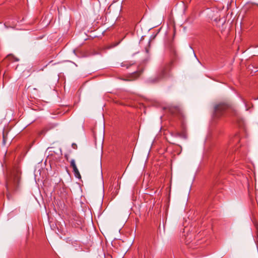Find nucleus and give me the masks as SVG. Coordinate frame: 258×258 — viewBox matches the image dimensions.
<instances>
[{"instance_id": "obj_1", "label": "nucleus", "mask_w": 258, "mask_h": 258, "mask_svg": "<svg viewBox=\"0 0 258 258\" xmlns=\"http://www.w3.org/2000/svg\"><path fill=\"white\" fill-rule=\"evenodd\" d=\"M20 180V173L18 170L11 172L6 179V187L8 192L17 190Z\"/></svg>"}, {"instance_id": "obj_2", "label": "nucleus", "mask_w": 258, "mask_h": 258, "mask_svg": "<svg viewBox=\"0 0 258 258\" xmlns=\"http://www.w3.org/2000/svg\"><path fill=\"white\" fill-rule=\"evenodd\" d=\"M172 64V62L170 61L163 65L160 69V70L154 82H158L163 79L166 78L170 76V69Z\"/></svg>"}, {"instance_id": "obj_3", "label": "nucleus", "mask_w": 258, "mask_h": 258, "mask_svg": "<svg viewBox=\"0 0 258 258\" xmlns=\"http://www.w3.org/2000/svg\"><path fill=\"white\" fill-rule=\"evenodd\" d=\"M229 108V105L225 103H220L215 107L214 116L215 117H220L223 112Z\"/></svg>"}, {"instance_id": "obj_4", "label": "nucleus", "mask_w": 258, "mask_h": 258, "mask_svg": "<svg viewBox=\"0 0 258 258\" xmlns=\"http://www.w3.org/2000/svg\"><path fill=\"white\" fill-rule=\"evenodd\" d=\"M59 188V190L57 191V194L62 199L67 198V188L64 187L62 184H59L56 187V189Z\"/></svg>"}, {"instance_id": "obj_5", "label": "nucleus", "mask_w": 258, "mask_h": 258, "mask_svg": "<svg viewBox=\"0 0 258 258\" xmlns=\"http://www.w3.org/2000/svg\"><path fill=\"white\" fill-rule=\"evenodd\" d=\"M71 166L73 168V172L74 173L75 176L77 178H81V175L77 167L75 160L72 159L71 161Z\"/></svg>"}, {"instance_id": "obj_6", "label": "nucleus", "mask_w": 258, "mask_h": 258, "mask_svg": "<svg viewBox=\"0 0 258 258\" xmlns=\"http://www.w3.org/2000/svg\"><path fill=\"white\" fill-rule=\"evenodd\" d=\"M170 111L173 114L177 115H181V116H183L182 112L179 107H174L171 108L170 109Z\"/></svg>"}, {"instance_id": "obj_7", "label": "nucleus", "mask_w": 258, "mask_h": 258, "mask_svg": "<svg viewBox=\"0 0 258 258\" xmlns=\"http://www.w3.org/2000/svg\"><path fill=\"white\" fill-rule=\"evenodd\" d=\"M140 74H141V72H135L132 75L133 77H134L133 79L138 78L140 75Z\"/></svg>"}, {"instance_id": "obj_8", "label": "nucleus", "mask_w": 258, "mask_h": 258, "mask_svg": "<svg viewBox=\"0 0 258 258\" xmlns=\"http://www.w3.org/2000/svg\"><path fill=\"white\" fill-rule=\"evenodd\" d=\"M131 64H129L127 62H123L121 63V67H125L126 68H128Z\"/></svg>"}, {"instance_id": "obj_9", "label": "nucleus", "mask_w": 258, "mask_h": 258, "mask_svg": "<svg viewBox=\"0 0 258 258\" xmlns=\"http://www.w3.org/2000/svg\"><path fill=\"white\" fill-rule=\"evenodd\" d=\"M72 147L73 148L75 149L77 147V145L75 144H73Z\"/></svg>"}, {"instance_id": "obj_10", "label": "nucleus", "mask_w": 258, "mask_h": 258, "mask_svg": "<svg viewBox=\"0 0 258 258\" xmlns=\"http://www.w3.org/2000/svg\"><path fill=\"white\" fill-rule=\"evenodd\" d=\"M118 44V43H116V44H114L113 45H112V46L110 47L109 48L115 47V46H116Z\"/></svg>"}, {"instance_id": "obj_11", "label": "nucleus", "mask_w": 258, "mask_h": 258, "mask_svg": "<svg viewBox=\"0 0 258 258\" xmlns=\"http://www.w3.org/2000/svg\"><path fill=\"white\" fill-rule=\"evenodd\" d=\"M3 141L4 143L6 142V137L4 135L3 136Z\"/></svg>"}]
</instances>
